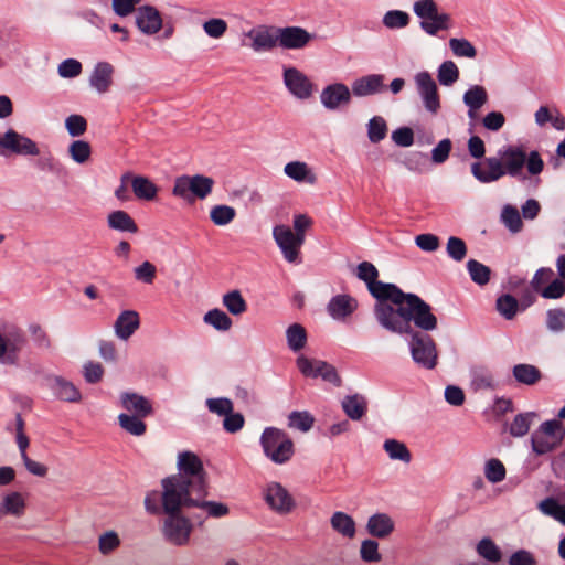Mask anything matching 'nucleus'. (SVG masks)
<instances>
[{
	"instance_id": "nucleus-50",
	"label": "nucleus",
	"mask_w": 565,
	"mask_h": 565,
	"mask_svg": "<svg viewBox=\"0 0 565 565\" xmlns=\"http://www.w3.org/2000/svg\"><path fill=\"white\" fill-rule=\"evenodd\" d=\"M477 552L481 557L491 563H497L502 558V553L500 548L489 537H483L482 540L479 541L477 545Z\"/></svg>"
},
{
	"instance_id": "nucleus-63",
	"label": "nucleus",
	"mask_w": 565,
	"mask_h": 565,
	"mask_svg": "<svg viewBox=\"0 0 565 565\" xmlns=\"http://www.w3.org/2000/svg\"><path fill=\"white\" fill-rule=\"evenodd\" d=\"M206 406L211 413L217 414L220 416H226L233 411L232 401L224 397L209 398L206 401Z\"/></svg>"
},
{
	"instance_id": "nucleus-48",
	"label": "nucleus",
	"mask_w": 565,
	"mask_h": 565,
	"mask_svg": "<svg viewBox=\"0 0 565 565\" xmlns=\"http://www.w3.org/2000/svg\"><path fill=\"white\" fill-rule=\"evenodd\" d=\"M384 450L393 460H401L406 463H408L412 460L411 451L408 450L405 444L398 440L387 439L384 443Z\"/></svg>"
},
{
	"instance_id": "nucleus-47",
	"label": "nucleus",
	"mask_w": 565,
	"mask_h": 565,
	"mask_svg": "<svg viewBox=\"0 0 565 565\" xmlns=\"http://www.w3.org/2000/svg\"><path fill=\"white\" fill-rule=\"evenodd\" d=\"M388 128L381 116L372 117L367 122V137L372 143H379L386 138Z\"/></svg>"
},
{
	"instance_id": "nucleus-20",
	"label": "nucleus",
	"mask_w": 565,
	"mask_h": 565,
	"mask_svg": "<svg viewBox=\"0 0 565 565\" xmlns=\"http://www.w3.org/2000/svg\"><path fill=\"white\" fill-rule=\"evenodd\" d=\"M46 383L49 388L53 392L54 396L61 401L68 403H77L82 398L78 388L72 382L67 381L62 376H47Z\"/></svg>"
},
{
	"instance_id": "nucleus-42",
	"label": "nucleus",
	"mask_w": 565,
	"mask_h": 565,
	"mask_svg": "<svg viewBox=\"0 0 565 565\" xmlns=\"http://www.w3.org/2000/svg\"><path fill=\"white\" fill-rule=\"evenodd\" d=\"M141 416L120 414L118 423L122 429L134 436H142L146 433L147 425L141 420Z\"/></svg>"
},
{
	"instance_id": "nucleus-8",
	"label": "nucleus",
	"mask_w": 565,
	"mask_h": 565,
	"mask_svg": "<svg viewBox=\"0 0 565 565\" xmlns=\"http://www.w3.org/2000/svg\"><path fill=\"white\" fill-rule=\"evenodd\" d=\"M264 454L275 463L282 465L294 455V443L287 434L275 427H267L262 434Z\"/></svg>"
},
{
	"instance_id": "nucleus-11",
	"label": "nucleus",
	"mask_w": 565,
	"mask_h": 565,
	"mask_svg": "<svg viewBox=\"0 0 565 565\" xmlns=\"http://www.w3.org/2000/svg\"><path fill=\"white\" fill-rule=\"evenodd\" d=\"M273 237L288 263L299 264L301 262L300 249L305 244L303 238L295 235L287 225H276L273 228Z\"/></svg>"
},
{
	"instance_id": "nucleus-39",
	"label": "nucleus",
	"mask_w": 565,
	"mask_h": 565,
	"mask_svg": "<svg viewBox=\"0 0 565 565\" xmlns=\"http://www.w3.org/2000/svg\"><path fill=\"white\" fill-rule=\"evenodd\" d=\"M536 417L534 412L518 414L510 425L509 433L513 437L525 436L532 425L533 419Z\"/></svg>"
},
{
	"instance_id": "nucleus-60",
	"label": "nucleus",
	"mask_w": 565,
	"mask_h": 565,
	"mask_svg": "<svg viewBox=\"0 0 565 565\" xmlns=\"http://www.w3.org/2000/svg\"><path fill=\"white\" fill-rule=\"evenodd\" d=\"M547 328L554 332L565 329V310L562 308L550 309L546 313Z\"/></svg>"
},
{
	"instance_id": "nucleus-59",
	"label": "nucleus",
	"mask_w": 565,
	"mask_h": 565,
	"mask_svg": "<svg viewBox=\"0 0 565 565\" xmlns=\"http://www.w3.org/2000/svg\"><path fill=\"white\" fill-rule=\"evenodd\" d=\"M65 127L72 137H79L87 130V121L81 115H70L65 119Z\"/></svg>"
},
{
	"instance_id": "nucleus-23",
	"label": "nucleus",
	"mask_w": 565,
	"mask_h": 565,
	"mask_svg": "<svg viewBox=\"0 0 565 565\" xmlns=\"http://www.w3.org/2000/svg\"><path fill=\"white\" fill-rule=\"evenodd\" d=\"M121 406L130 415H137L141 417H148L152 415L153 408L149 399L137 393L125 392L120 395Z\"/></svg>"
},
{
	"instance_id": "nucleus-19",
	"label": "nucleus",
	"mask_w": 565,
	"mask_h": 565,
	"mask_svg": "<svg viewBox=\"0 0 565 565\" xmlns=\"http://www.w3.org/2000/svg\"><path fill=\"white\" fill-rule=\"evenodd\" d=\"M320 100L327 109L335 110L350 104L351 92L345 84H330L322 89Z\"/></svg>"
},
{
	"instance_id": "nucleus-61",
	"label": "nucleus",
	"mask_w": 565,
	"mask_h": 565,
	"mask_svg": "<svg viewBox=\"0 0 565 565\" xmlns=\"http://www.w3.org/2000/svg\"><path fill=\"white\" fill-rule=\"evenodd\" d=\"M120 544L116 532L109 531L99 536L98 547L102 554L106 555L116 550Z\"/></svg>"
},
{
	"instance_id": "nucleus-26",
	"label": "nucleus",
	"mask_w": 565,
	"mask_h": 565,
	"mask_svg": "<svg viewBox=\"0 0 565 565\" xmlns=\"http://www.w3.org/2000/svg\"><path fill=\"white\" fill-rule=\"evenodd\" d=\"M366 530L374 537L386 539L395 530V523L387 513L379 512L369 518Z\"/></svg>"
},
{
	"instance_id": "nucleus-51",
	"label": "nucleus",
	"mask_w": 565,
	"mask_h": 565,
	"mask_svg": "<svg viewBox=\"0 0 565 565\" xmlns=\"http://www.w3.org/2000/svg\"><path fill=\"white\" fill-rule=\"evenodd\" d=\"M438 82L444 86H451L459 78V70L452 61H445L438 67Z\"/></svg>"
},
{
	"instance_id": "nucleus-52",
	"label": "nucleus",
	"mask_w": 565,
	"mask_h": 565,
	"mask_svg": "<svg viewBox=\"0 0 565 565\" xmlns=\"http://www.w3.org/2000/svg\"><path fill=\"white\" fill-rule=\"evenodd\" d=\"M68 153L75 162L83 164L90 158L92 148L85 140H75L70 145Z\"/></svg>"
},
{
	"instance_id": "nucleus-22",
	"label": "nucleus",
	"mask_w": 565,
	"mask_h": 565,
	"mask_svg": "<svg viewBox=\"0 0 565 565\" xmlns=\"http://www.w3.org/2000/svg\"><path fill=\"white\" fill-rule=\"evenodd\" d=\"M136 24L145 34H156L162 28L160 12L151 6H143L137 10Z\"/></svg>"
},
{
	"instance_id": "nucleus-54",
	"label": "nucleus",
	"mask_w": 565,
	"mask_h": 565,
	"mask_svg": "<svg viewBox=\"0 0 565 565\" xmlns=\"http://www.w3.org/2000/svg\"><path fill=\"white\" fill-rule=\"evenodd\" d=\"M446 252L451 259L459 263L466 258L468 248L463 239L450 236L447 241Z\"/></svg>"
},
{
	"instance_id": "nucleus-36",
	"label": "nucleus",
	"mask_w": 565,
	"mask_h": 565,
	"mask_svg": "<svg viewBox=\"0 0 565 565\" xmlns=\"http://www.w3.org/2000/svg\"><path fill=\"white\" fill-rule=\"evenodd\" d=\"M330 523L332 529L344 537L352 539L355 535V522L344 512H334L330 519Z\"/></svg>"
},
{
	"instance_id": "nucleus-16",
	"label": "nucleus",
	"mask_w": 565,
	"mask_h": 565,
	"mask_svg": "<svg viewBox=\"0 0 565 565\" xmlns=\"http://www.w3.org/2000/svg\"><path fill=\"white\" fill-rule=\"evenodd\" d=\"M471 173L481 183H491L504 177L505 169L500 159L489 157L484 158L482 162H473Z\"/></svg>"
},
{
	"instance_id": "nucleus-17",
	"label": "nucleus",
	"mask_w": 565,
	"mask_h": 565,
	"mask_svg": "<svg viewBox=\"0 0 565 565\" xmlns=\"http://www.w3.org/2000/svg\"><path fill=\"white\" fill-rule=\"evenodd\" d=\"M207 495L209 488H203V493L191 494L184 499V502L188 503V509H199L209 518L220 519L226 516L230 512L228 507L222 502L206 500Z\"/></svg>"
},
{
	"instance_id": "nucleus-46",
	"label": "nucleus",
	"mask_w": 565,
	"mask_h": 565,
	"mask_svg": "<svg viewBox=\"0 0 565 565\" xmlns=\"http://www.w3.org/2000/svg\"><path fill=\"white\" fill-rule=\"evenodd\" d=\"M467 270L471 280L477 285L483 286L490 280L491 269L476 259L468 260Z\"/></svg>"
},
{
	"instance_id": "nucleus-40",
	"label": "nucleus",
	"mask_w": 565,
	"mask_h": 565,
	"mask_svg": "<svg viewBox=\"0 0 565 565\" xmlns=\"http://www.w3.org/2000/svg\"><path fill=\"white\" fill-rule=\"evenodd\" d=\"M497 310L507 320H512L520 308V302L509 294L501 295L495 302Z\"/></svg>"
},
{
	"instance_id": "nucleus-27",
	"label": "nucleus",
	"mask_w": 565,
	"mask_h": 565,
	"mask_svg": "<svg viewBox=\"0 0 565 565\" xmlns=\"http://www.w3.org/2000/svg\"><path fill=\"white\" fill-rule=\"evenodd\" d=\"M140 326V319L137 311H122L115 322L116 335L121 340H128Z\"/></svg>"
},
{
	"instance_id": "nucleus-58",
	"label": "nucleus",
	"mask_w": 565,
	"mask_h": 565,
	"mask_svg": "<svg viewBox=\"0 0 565 565\" xmlns=\"http://www.w3.org/2000/svg\"><path fill=\"white\" fill-rule=\"evenodd\" d=\"M227 22L220 18H213L203 23L204 32L213 39L222 38L227 31Z\"/></svg>"
},
{
	"instance_id": "nucleus-3",
	"label": "nucleus",
	"mask_w": 565,
	"mask_h": 565,
	"mask_svg": "<svg viewBox=\"0 0 565 565\" xmlns=\"http://www.w3.org/2000/svg\"><path fill=\"white\" fill-rule=\"evenodd\" d=\"M162 510L167 514L162 525L166 541L175 546L186 545L193 530L190 518L182 514L183 510H189L188 503L182 498L168 499L167 494H162Z\"/></svg>"
},
{
	"instance_id": "nucleus-56",
	"label": "nucleus",
	"mask_w": 565,
	"mask_h": 565,
	"mask_svg": "<svg viewBox=\"0 0 565 565\" xmlns=\"http://www.w3.org/2000/svg\"><path fill=\"white\" fill-rule=\"evenodd\" d=\"M449 47L458 57L475 58L477 56L476 47L466 39H450Z\"/></svg>"
},
{
	"instance_id": "nucleus-38",
	"label": "nucleus",
	"mask_w": 565,
	"mask_h": 565,
	"mask_svg": "<svg viewBox=\"0 0 565 565\" xmlns=\"http://www.w3.org/2000/svg\"><path fill=\"white\" fill-rule=\"evenodd\" d=\"M286 337L288 347L294 352L300 351L301 349L305 348L307 343V331L299 323H294L289 326L286 331Z\"/></svg>"
},
{
	"instance_id": "nucleus-24",
	"label": "nucleus",
	"mask_w": 565,
	"mask_h": 565,
	"mask_svg": "<svg viewBox=\"0 0 565 565\" xmlns=\"http://www.w3.org/2000/svg\"><path fill=\"white\" fill-rule=\"evenodd\" d=\"M115 68L108 62H98L89 77V84L98 93L104 94L109 90L113 85V75Z\"/></svg>"
},
{
	"instance_id": "nucleus-4",
	"label": "nucleus",
	"mask_w": 565,
	"mask_h": 565,
	"mask_svg": "<svg viewBox=\"0 0 565 565\" xmlns=\"http://www.w3.org/2000/svg\"><path fill=\"white\" fill-rule=\"evenodd\" d=\"M409 329L403 332H396L397 334H411L409 350L413 361L420 367L426 370H434L438 363V351L434 339L424 333L422 329L414 330L409 321Z\"/></svg>"
},
{
	"instance_id": "nucleus-57",
	"label": "nucleus",
	"mask_w": 565,
	"mask_h": 565,
	"mask_svg": "<svg viewBox=\"0 0 565 565\" xmlns=\"http://www.w3.org/2000/svg\"><path fill=\"white\" fill-rule=\"evenodd\" d=\"M486 478L492 482H501L505 478V467L499 459H490L486 462Z\"/></svg>"
},
{
	"instance_id": "nucleus-25",
	"label": "nucleus",
	"mask_w": 565,
	"mask_h": 565,
	"mask_svg": "<svg viewBox=\"0 0 565 565\" xmlns=\"http://www.w3.org/2000/svg\"><path fill=\"white\" fill-rule=\"evenodd\" d=\"M384 89V75L371 74L355 79L352 84V94L356 97L374 95Z\"/></svg>"
},
{
	"instance_id": "nucleus-13",
	"label": "nucleus",
	"mask_w": 565,
	"mask_h": 565,
	"mask_svg": "<svg viewBox=\"0 0 565 565\" xmlns=\"http://www.w3.org/2000/svg\"><path fill=\"white\" fill-rule=\"evenodd\" d=\"M297 366L305 376H321L324 381L330 382L335 386L341 385V377L339 376L335 367L324 361H312L300 355L297 358Z\"/></svg>"
},
{
	"instance_id": "nucleus-41",
	"label": "nucleus",
	"mask_w": 565,
	"mask_h": 565,
	"mask_svg": "<svg viewBox=\"0 0 565 565\" xmlns=\"http://www.w3.org/2000/svg\"><path fill=\"white\" fill-rule=\"evenodd\" d=\"M222 302L233 316L243 315L247 310V302L238 290H232L225 294Z\"/></svg>"
},
{
	"instance_id": "nucleus-55",
	"label": "nucleus",
	"mask_w": 565,
	"mask_h": 565,
	"mask_svg": "<svg viewBox=\"0 0 565 565\" xmlns=\"http://www.w3.org/2000/svg\"><path fill=\"white\" fill-rule=\"evenodd\" d=\"M409 15L405 11L391 10L383 17V24L388 29H402L409 24Z\"/></svg>"
},
{
	"instance_id": "nucleus-29",
	"label": "nucleus",
	"mask_w": 565,
	"mask_h": 565,
	"mask_svg": "<svg viewBox=\"0 0 565 565\" xmlns=\"http://www.w3.org/2000/svg\"><path fill=\"white\" fill-rule=\"evenodd\" d=\"M358 307L356 300L349 295H338L328 303V312L333 319H344Z\"/></svg>"
},
{
	"instance_id": "nucleus-32",
	"label": "nucleus",
	"mask_w": 565,
	"mask_h": 565,
	"mask_svg": "<svg viewBox=\"0 0 565 565\" xmlns=\"http://www.w3.org/2000/svg\"><path fill=\"white\" fill-rule=\"evenodd\" d=\"M512 374L518 383L529 386L535 385L543 377L539 367L526 363L515 364Z\"/></svg>"
},
{
	"instance_id": "nucleus-37",
	"label": "nucleus",
	"mask_w": 565,
	"mask_h": 565,
	"mask_svg": "<svg viewBox=\"0 0 565 565\" xmlns=\"http://www.w3.org/2000/svg\"><path fill=\"white\" fill-rule=\"evenodd\" d=\"M25 510V501L20 492L7 494L0 505V515L10 514L21 516Z\"/></svg>"
},
{
	"instance_id": "nucleus-21",
	"label": "nucleus",
	"mask_w": 565,
	"mask_h": 565,
	"mask_svg": "<svg viewBox=\"0 0 565 565\" xmlns=\"http://www.w3.org/2000/svg\"><path fill=\"white\" fill-rule=\"evenodd\" d=\"M247 36L252 39L250 47L255 52L270 51L278 45V32L274 26H259L250 30Z\"/></svg>"
},
{
	"instance_id": "nucleus-35",
	"label": "nucleus",
	"mask_w": 565,
	"mask_h": 565,
	"mask_svg": "<svg viewBox=\"0 0 565 565\" xmlns=\"http://www.w3.org/2000/svg\"><path fill=\"white\" fill-rule=\"evenodd\" d=\"M471 385L476 391L497 388V382L493 374L484 366H476L472 369Z\"/></svg>"
},
{
	"instance_id": "nucleus-7",
	"label": "nucleus",
	"mask_w": 565,
	"mask_h": 565,
	"mask_svg": "<svg viewBox=\"0 0 565 565\" xmlns=\"http://www.w3.org/2000/svg\"><path fill=\"white\" fill-rule=\"evenodd\" d=\"M565 438V427L558 419L542 423L531 436L532 450L537 456L552 452L561 447Z\"/></svg>"
},
{
	"instance_id": "nucleus-45",
	"label": "nucleus",
	"mask_w": 565,
	"mask_h": 565,
	"mask_svg": "<svg viewBox=\"0 0 565 565\" xmlns=\"http://www.w3.org/2000/svg\"><path fill=\"white\" fill-rule=\"evenodd\" d=\"M315 424V417L307 411H294L288 416V426L302 433L309 431Z\"/></svg>"
},
{
	"instance_id": "nucleus-5",
	"label": "nucleus",
	"mask_w": 565,
	"mask_h": 565,
	"mask_svg": "<svg viewBox=\"0 0 565 565\" xmlns=\"http://www.w3.org/2000/svg\"><path fill=\"white\" fill-rule=\"evenodd\" d=\"M214 184V179L204 174H182L174 180L172 195L193 203L195 200H205L212 193Z\"/></svg>"
},
{
	"instance_id": "nucleus-30",
	"label": "nucleus",
	"mask_w": 565,
	"mask_h": 565,
	"mask_svg": "<svg viewBox=\"0 0 565 565\" xmlns=\"http://www.w3.org/2000/svg\"><path fill=\"white\" fill-rule=\"evenodd\" d=\"M130 185L134 194L139 200L152 201L157 198L158 186L146 177L130 174Z\"/></svg>"
},
{
	"instance_id": "nucleus-6",
	"label": "nucleus",
	"mask_w": 565,
	"mask_h": 565,
	"mask_svg": "<svg viewBox=\"0 0 565 565\" xmlns=\"http://www.w3.org/2000/svg\"><path fill=\"white\" fill-rule=\"evenodd\" d=\"M413 11L420 19V29L428 35H437L452 25L450 14L439 12L435 0H417L413 4Z\"/></svg>"
},
{
	"instance_id": "nucleus-2",
	"label": "nucleus",
	"mask_w": 565,
	"mask_h": 565,
	"mask_svg": "<svg viewBox=\"0 0 565 565\" xmlns=\"http://www.w3.org/2000/svg\"><path fill=\"white\" fill-rule=\"evenodd\" d=\"M179 473L162 479V494L168 499L173 497L185 499L191 494L203 493L209 488L207 472L200 457L192 451H182L178 455Z\"/></svg>"
},
{
	"instance_id": "nucleus-33",
	"label": "nucleus",
	"mask_w": 565,
	"mask_h": 565,
	"mask_svg": "<svg viewBox=\"0 0 565 565\" xmlns=\"http://www.w3.org/2000/svg\"><path fill=\"white\" fill-rule=\"evenodd\" d=\"M342 408L349 418L359 420L365 415L367 403L363 396L354 394L343 398Z\"/></svg>"
},
{
	"instance_id": "nucleus-1",
	"label": "nucleus",
	"mask_w": 565,
	"mask_h": 565,
	"mask_svg": "<svg viewBox=\"0 0 565 565\" xmlns=\"http://www.w3.org/2000/svg\"><path fill=\"white\" fill-rule=\"evenodd\" d=\"M356 276L363 280L375 298L374 316L379 324L390 332L409 329V321L425 332L437 328L438 320L429 303L416 294L404 292L395 284L377 280L379 270L370 262L358 265Z\"/></svg>"
},
{
	"instance_id": "nucleus-44",
	"label": "nucleus",
	"mask_w": 565,
	"mask_h": 565,
	"mask_svg": "<svg viewBox=\"0 0 565 565\" xmlns=\"http://www.w3.org/2000/svg\"><path fill=\"white\" fill-rule=\"evenodd\" d=\"M462 99L468 108H481L488 102V93L483 86L475 85L463 94Z\"/></svg>"
},
{
	"instance_id": "nucleus-18",
	"label": "nucleus",
	"mask_w": 565,
	"mask_h": 565,
	"mask_svg": "<svg viewBox=\"0 0 565 565\" xmlns=\"http://www.w3.org/2000/svg\"><path fill=\"white\" fill-rule=\"evenodd\" d=\"M278 45L287 50L306 47L313 39V34L300 26L277 28Z\"/></svg>"
},
{
	"instance_id": "nucleus-10",
	"label": "nucleus",
	"mask_w": 565,
	"mask_h": 565,
	"mask_svg": "<svg viewBox=\"0 0 565 565\" xmlns=\"http://www.w3.org/2000/svg\"><path fill=\"white\" fill-rule=\"evenodd\" d=\"M40 149L31 138L19 134L14 129H9L0 135V156H38Z\"/></svg>"
},
{
	"instance_id": "nucleus-12",
	"label": "nucleus",
	"mask_w": 565,
	"mask_h": 565,
	"mask_svg": "<svg viewBox=\"0 0 565 565\" xmlns=\"http://www.w3.org/2000/svg\"><path fill=\"white\" fill-rule=\"evenodd\" d=\"M414 79L425 109L428 113L436 115L441 105L438 87L433 76L428 72L423 71L417 73Z\"/></svg>"
},
{
	"instance_id": "nucleus-49",
	"label": "nucleus",
	"mask_w": 565,
	"mask_h": 565,
	"mask_svg": "<svg viewBox=\"0 0 565 565\" xmlns=\"http://www.w3.org/2000/svg\"><path fill=\"white\" fill-rule=\"evenodd\" d=\"M236 216V211L230 205H215L210 211L211 221L217 226L230 224Z\"/></svg>"
},
{
	"instance_id": "nucleus-15",
	"label": "nucleus",
	"mask_w": 565,
	"mask_h": 565,
	"mask_svg": "<svg viewBox=\"0 0 565 565\" xmlns=\"http://www.w3.org/2000/svg\"><path fill=\"white\" fill-rule=\"evenodd\" d=\"M266 503L280 514H287L295 508V500L288 490L278 482L267 484L264 493Z\"/></svg>"
},
{
	"instance_id": "nucleus-34",
	"label": "nucleus",
	"mask_w": 565,
	"mask_h": 565,
	"mask_svg": "<svg viewBox=\"0 0 565 565\" xmlns=\"http://www.w3.org/2000/svg\"><path fill=\"white\" fill-rule=\"evenodd\" d=\"M284 172L292 180L297 182H307L309 184H313L316 181V177L310 171L308 164L301 161H291L288 162Z\"/></svg>"
},
{
	"instance_id": "nucleus-43",
	"label": "nucleus",
	"mask_w": 565,
	"mask_h": 565,
	"mask_svg": "<svg viewBox=\"0 0 565 565\" xmlns=\"http://www.w3.org/2000/svg\"><path fill=\"white\" fill-rule=\"evenodd\" d=\"M203 320L206 324L212 326L217 331H228L232 328V319L221 309H212L207 311Z\"/></svg>"
},
{
	"instance_id": "nucleus-9",
	"label": "nucleus",
	"mask_w": 565,
	"mask_h": 565,
	"mask_svg": "<svg viewBox=\"0 0 565 565\" xmlns=\"http://www.w3.org/2000/svg\"><path fill=\"white\" fill-rule=\"evenodd\" d=\"M26 343V335L21 328L14 324L4 326L0 329V362L9 365L17 364Z\"/></svg>"
},
{
	"instance_id": "nucleus-62",
	"label": "nucleus",
	"mask_w": 565,
	"mask_h": 565,
	"mask_svg": "<svg viewBox=\"0 0 565 565\" xmlns=\"http://www.w3.org/2000/svg\"><path fill=\"white\" fill-rule=\"evenodd\" d=\"M361 558L364 562H380L379 543L374 540H365L361 544Z\"/></svg>"
},
{
	"instance_id": "nucleus-64",
	"label": "nucleus",
	"mask_w": 565,
	"mask_h": 565,
	"mask_svg": "<svg viewBox=\"0 0 565 565\" xmlns=\"http://www.w3.org/2000/svg\"><path fill=\"white\" fill-rule=\"evenodd\" d=\"M135 278L139 281H142L145 284H152L156 278V266L146 260L141 265L135 268Z\"/></svg>"
},
{
	"instance_id": "nucleus-53",
	"label": "nucleus",
	"mask_w": 565,
	"mask_h": 565,
	"mask_svg": "<svg viewBox=\"0 0 565 565\" xmlns=\"http://www.w3.org/2000/svg\"><path fill=\"white\" fill-rule=\"evenodd\" d=\"M501 218H502V222L504 223V225L512 233H518L523 227V222H522L520 212L514 206L505 205L502 210Z\"/></svg>"
},
{
	"instance_id": "nucleus-31",
	"label": "nucleus",
	"mask_w": 565,
	"mask_h": 565,
	"mask_svg": "<svg viewBox=\"0 0 565 565\" xmlns=\"http://www.w3.org/2000/svg\"><path fill=\"white\" fill-rule=\"evenodd\" d=\"M108 227L119 232H128V233H137L138 225L135 220L122 210H116L108 214L107 216Z\"/></svg>"
},
{
	"instance_id": "nucleus-14",
	"label": "nucleus",
	"mask_w": 565,
	"mask_h": 565,
	"mask_svg": "<svg viewBox=\"0 0 565 565\" xmlns=\"http://www.w3.org/2000/svg\"><path fill=\"white\" fill-rule=\"evenodd\" d=\"M284 84L291 95L299 99H308L313 93V84L309 77L296 67L284 68Z\"/></svg>"
},
{
	"instance_id": "nucleus-28",
	"label": "nucleus",
	"mask_w": 565,
	"mask_h": 565,
	"mask_svg": "<svg viewBox=\"0 0 565 565\" xmlns=\"http://www.w3.org/2000/svg\"><path fill=\"white\" fill-rule=\"evenodd\" d=\"M502 163L505 169V174L516 177L521 173L525 161L526 153L522 148L509 147L502 153Z\"/></svg>"
}]
</instances>
